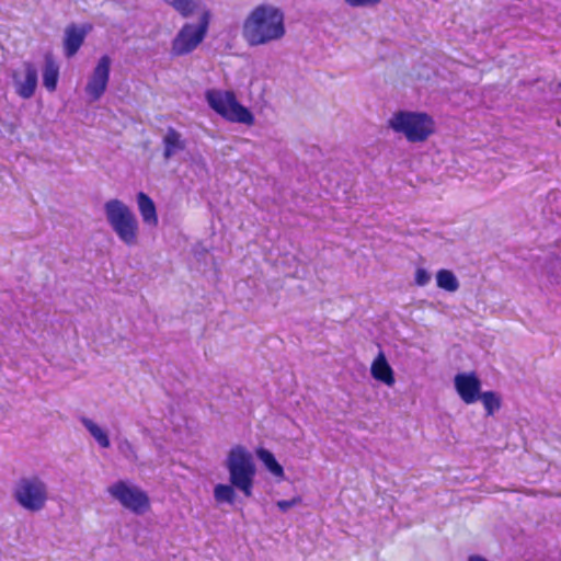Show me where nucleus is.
<instances>
[{
    "label": "nucleus",
    "mask_w": 561,
    "mask_h": 561,
    "mask_svg": "<svg viewBox=\"0 0 561 561\" xmlns=\"http://www.w3.org/2000/svg\"><path fill=\"white\" fill-rule=\"evenodd\" d=\"M286 34L285 15L270 3L256 5L245 18L242 36L251 47L280 41Z\"/></svg>",
    "instance_id": "1"
},
{
    "label": "nucleus",
    "mask_w": 561,
    "mask_h": 561,
    "mask_svg": "<svg viewBox=\"0 0 561 561\" xmlns=\"http://www.w3.org/2000/svg\"><path fill=\"white\" fill-rule=\"evenodd\" d=\"M225 467L229 482L244 496H252L256 467L252 454L241 445L233 446L226 458Z\"/></svg>",
    "instance_id": "2"
},
{
    "label": "nucleus",
    "mask_w": 561,
    "mask_h": 561,
    "mask_svg": "<svg viewBox=\"0 0 561 561\" xmlns=\"http://www.w3.org/2000/svg\"><path fill=\"white\" fill-rule=\"evenodd\" d=\"M389 127L410 142H423L435 131V123L424 112L399 111L389 119Z\"/></svg>",
    "instance_id": "3"
},
{
    "label": "nucleus",
    "mask_w": 561,
    "mask_h": 561,
    "mask_svg": "<svg viewBox=\"0 0 561 561\" xmlns=\"http://www.w3.org/2000/svg\"><path fill=\"white\" fill-rule=\"evenodd\" d=\"M106 220L118 239L128 247L138 239L139 224L133 210L121 199L113 198L104 204Z\"/></svg>",
    "instance_id": "4"
},
{
    "label": "nucleus",
    "mask_w": 561,
    "mask_h": 561,
    "mask_svg": "<svg viewBox=\"0 0 561 561\" xmlns=\"http://www.w3.org/2000/svg\"><path fill=\"white\" fill-rule=\"evenodd\" d=\"M12 497L23 510L37 513L48 501V485L37 474L20 477L13 484Z\"/></svg>",
    "instance_id": "5"
},
{
    "label": "nucleus",
    "mask_w": 561,
    "mask_h": 561,
    "mask_svg": "<svg viewBox=\"0 0 561 561\" xmlns=\"http://www.w3.org/2000/svg\"><path fill=\"white\" fill-rule=\"evenodd\" d=\"M206 99L209 106L227 121L247 125L254 123L253 114L237 101L233 92L209 90Z\"/></svg>",
    "instance_id": "6"
},
{
    "label": "nucleus",
    "mask_w": 561,
    "mask_h": 561,
    "mask_svg": "<svg viewBox=\"0 0 561 561\" xmlns=\"http://www.w3.org/2000/svg\"><path fill=\"white\" fill-rule=\"evenodd\" d=\"M210 22V12L204 10L197 24L185 23L172 41L171 54L184 56L197 48L204 41Z\"/></svg>",
    "instance_id": "7"
},
{
    "label": "nucleus",
    "mask_w": 561,
    "mask_h": 561,
    "mask_svg": "<svg viewBox=\"0 0 561 561\" xmlns=\"http://www.w3.org/2000/svg\"><path fill=\"white\" fill-rule=\"evenodd\" d=\"M108 494L118 501L125 508L140 515L150 506L149 496L139 486L119 480L107 488Z\"/></svg>",
    "instance_id": "8"
},
{
    "label": "nucleus",
    "mask_w": 561,
    "mask_h": 561,
    "mask_svg": "<svg viewBox=\"0 0 561 561\" xmlns=\"http://www.w3.org/2000/svg\"><path fill=\"white\" fill-rule=\"evenodd\" d=\"M111 65L112 59L108 55H103L98 60L84 88L85 94L89 96L90 101H99L105 93L110 81Z\"/></svg>",
    "instance_id": "9"
},
{
    "label": "nucleus",
    "mask_w": 561,
    "mask_h": 561,
    "mask_svg": "<svg viewBox=\"0 0 561 561\" xmlns=\"http://www.w3.org/2000/svg\"><path fill=\"white\" fill-rule=\"evenodd\" d=\"M455 389L466 404L479 401L481 397V381L476 373H459L454 378Z\"/></svg>",
    "instance_id": "10"
},
{
    "label": "nucleus",
    "mask_w": 561,
    "mask_h": 561,
    "mask_svg": "<svg viewBox=\"0 0 561 561\" xmlns=\"http://www.w3.org/2000/svg\"><path fill=\"white\" fill-rule=\"evenodd\" d=\"M91 30V25L69 24L65 28L64 54L67 58L73 57L84 43V39Z\"/></svg>",
    "instance_id": "11"
},
{
    "label": "nucleus",
    "mask_w": 561,
    "mask_h": 561,
    "mask_svg": "<svg viewBox=\"0 0 561 561\" xmlns=\"http://www.w3.org/2000/svg\"><path fill=\"white\" fill-rule=\"evenodd\" d=\"M25 77L23 80L16 73L13 75L16 93L22 99H30L34 95L37 87V70L31 62L24 64Z\"/></svg>",
    "instance_id": "12"
},
{
    "label": "nucleus",
    "mask_w": 561,
    "mask_h": 561,
    "mask_svg": "<svg viewBox=\"0 0 561 561\" xmlns=\"http://www.w3.org/2000/svg\"><path fill=\"white\" fill-rule=\"evenodd\" d=\"M370 373L376 380L381 381L389 387L393 386L396 382L393 369L389 365L383 352H379L377 357L374 359Z\"/></svg>",
    "instance_id": "13"
},
{
    "label": "nucleus",
    "mask_w": 561,
    "mask_h": 561,
    "mask_svg": "<svg viewBox=\"0 0 561 561\" xmlns=\"http://www.w3.org/2000/svg\"><path fill=\"white\" fill-rule=\"evenodd\" d=\"M163 144V158L170 160L178 152L185 150L186 141L183 139L181 133L175 128L169 127L162 139Z\"/></svg>",
    "instance_id": "14"
},
{
    "label": "nucleus",
    "mask_w": 561,
    "mask_h": 561,
    "mask_svg": "<svg viewBox=\"0 0 561 561\" xmlns=\"http://www.w3.org/2000/svg\"><path fill=\"white\" fill-rule=\"evenodd\" d=\"M137 204L144 222L149 226H157L158 216L153 201L146 193L139 192L137 194Z\"/></svg>",
    "instance_id": "15"
},
{
    "label": "nucleus",
    "mask_w": 561,
    "mask_h": 561,
    "mask_svg": "<svg viewBox=\"0 0 561 561\" xmlns=\"http://www.w3.org/2000/svg\"><path fill=\"white\" fill-rule=\"evenodd\" d=\"M165 4L171 7L182 18L192 16L199 7V0H163Z\"/></svg>",
    "instance_id": "16"
},
{
    "label": "nucleus",
    "mask_w": 561,
    "mask_h": 561,
    "mask_svg": "<svg viewBox=\"0 0 561 561\" xmlns=\"http://www.w3.org/2000/svg\"><path fill=\"white\" fill-rule=\"evenodd\" d=\"M80 421L82 425L85 427V430L90 433V435L102 448H108L111 446L108 435L96 423H94L92 420L88 417H81Z\"/></svg>",
    "instance_id": "17"
},
{
    "label": "nucleus",
    "mask_w": 561,
    "mask_h": 561,
    "mask_svg": "<svg viewBox=\"0 0 561 561\" xmlns=\"http://www.w3.org/2000/svg\"><path fill=\"white\" fill-rule=\"evenodd\" d=\"M256 455L273 476L277 478L284 477L283 467L278 463V461L270 450L260 448L257 449Z\"/></svg>",
    "instance_id": "18"
},
{
    "label": "nucleus",
    "mask_w": 561,
    "mask_h": 561,
    "mask_svg": "<svg viewBox=\"0 0 561 561\" xmlns=\"http://www.w3.org/2000/svg\"><path fill=\"white\" fill-rule=\"evenodd\" d=\"M58 77H59L58 66L51 59H46L44 71H43V84L49 92H53L56 90Z\"/></svg>",
    "instance_id": "19"
},
{
    "label": "nucleus",
    "mask_w": 561,
    "mask_h": 561,
    "mask_svg": "<svg viewBox=\"0 0 561 561\" xmlns=\"http://www.w3.org/2000/svg\"><path fill=\"white\" fill-rule=\"evenodd\" d=\"M437 286L449 293H454L459 288V282L455 274L449 270H439L436 274Z\"/></svg>",
    "instance_id": "20"
},
{
    "label": "nucleus",
    "mask_w": 561,
    "mask_h": 561,
    "mask_svg": "<svg viewBox=\"0 0 561 561\" xmlns=\"http://www.w3.org/2000/svg\"><path fill=\"white\" fill-rule=\"evenodd\" d=\"M236 486L230 484L219 483L214 488V497L218 503L233 504L236 501Z\"/></svg>",
    "instance_id": "21"
},
{
    "label": "nucleus",
    "mask_w": 561,
    "mask_h": 561,
    "mask_svg": "<svg viewBox=\"0 0 561 561\" xmlns=\"http://www.w3.org/2000/svg\"><path fill=\"white\" fill-rule=\"evenodd\" d=\"M488 415H493L501 408V398L494 391L481 392L480 399Z\"/></svg>",
    "instance_id": "22"
},
{
    "label": "nucleus",
    "mask_w": 561,
    "mask_h": 561,
    "mask_svg": "<svg viewBox=\"0 0 561 561\" xmlns=\"http://www.w3.org/2000/svg\"><path fill=\"white\" fill-rule=\"evenodd\" d=\"M118 453L129 462H137L138 456L134 445L127 438H119L117 440Z\"/></svg>",
    "instance_id": "23"
},
{
    "label": "nucleus",
    "mask_w": 561,
    "mask_h": 561,
    "mask_svg": "<svg viewBox=\"0 0 561 561\" xmlns=\"http://www.w3.org/2000/svg\"><path fill=\"white\" fill-rule=\"evenodd\" d=\"M414 280L416 285L425 286L431 280V274L425 268L419 267L415 272Z\"/></svg>",
    "instance_id": "24"
},
{
    "label": "nucleus",
    "mask_w": 561,
    "mask_h": 561,
    "mask_svg": "<svg viewBox=\"0 0 561 561\" xmlns=\"http://www.w3.org/2000/svg\"><path fill=\"white\" fill-rule=\"evenodd\" d=\"M352 8H368L381 2V0H344Z\"/></svg>",
    "instance_id": "25"
},
{
    "label": "nucleus",
    "mask_w": 561,
    "mask_h": 561,
    "mask_svg": "<svg viewBox=\"0 0 561 561\" xmlns=\"http://www.w3.org/2000/svg\"><path fill=\"white\" fill-rule=\"evenodd\" d=\"M300 497H294L291 500H280L277 501L276 505L282 512H287L291 507L296 506L298 503H300Z\"/></svg>",
    "instance_id": "26"
},
{
    "label": "nucleus",
    "mask_w": 561,
    "mask_h": 561,
    "mask_svg": "<svg viewBox=\"0 0 561 561\" xmlns=\"http://www.w3.org/2000/svg\"><path fill=\"white\" fill-rule=\"evenodd\" d=\"M468 561H488L485 558L481 557V556H470Z\"/></svg>",
    "instance_id": "27"
},
{
    "label": "nucleus",
    "mask_w": 561,
    "mask_h": 561,
    "mask_svg": "<svg viewBox=\"0 0 561 561\" xmlns=\"http://www.w3.org/2000/svg\"><path fill=\"white\" fill-rule=\"evenodd\" d=\"M560 87H561V83H560Z\"/></svg>",
    "instance_id": "28"
}]
</instances>
